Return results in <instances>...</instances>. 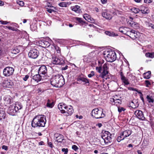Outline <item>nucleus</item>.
<instances>
[{"mask_svg":"<svg viewBox=\"0 0 154 154\" xmlns=\"http://www.w3.org/2000/svg\"><path fill=\"white\" fill-rule=\"evenodd\" d=\"M40 75L39 74H36L34 75L33 77V79L35 81L37 82L40 81L41 79V77Z\"/></svg>","mask_w":154,"mask_h":154,"instance_id":"obj_28","label":"nucleus"},{"mask_svg":"<svg viewBox=\"0 0 154 154\" xmlns=\"http://www.w3.org/2000/svg\"><path fill=\"white\" fill-rule=\"evenodd\" d=\"M14 71V69L13 67L8 66L4 69L3 74L5 76H9L13 74Z\"/></svg>","mask_w":154,"mask_h":154,"instance_id":"obj_6","label":"nucleus"},{"mask_svg":"<svg viewBox=\"0 0 154 154\" xmlns=\"http://www.w3.org/2000/svg\"><path fill=\"white\" fill-rule=\"evenodd\" d=\"M153 0H144V2L146 3H150L152 2Z\"/></svg>","mask_w":154,"mask_h":154,"instance_id":"obj_61","label":"nucleus"},{"mask_svg":"<svg viewBox=\"0 0 154 154\" xmlns=\"http://www.w3.org/2000/svg\"><path fill=\"white\" fill-rule=\"evenodd\" d=\"M121 79L125 85H128L129 84L128 79L125 77H122Z\"/></svg>","mask_w":154,"mask_h":154,"instance_id":"obj_31","label":"nucleus"},{"mask_svg":"<svg viewBox=\"0 0 154 154\" xmlns=\"http://www.w3.org/2000/svg\"><path fill=\"white\" fill-rule=\"evenodd\" d=\"M131 134V131L127 130L121 133L120 135L124 137V138L130 136Z\"/></svg>","mask_w":154,"mask_h":154,"instance_id":"obj_22","label":"nucleus"},{"mask_svg":"<svg viewBox=\"0 0 154 154\" xmlns=\"http://www.w3.org/2000/svg\"><path fill=\"white\" fill-rule=\"evenodd\" d=\"M131 10L135 14H137L138 13L139 11H140L139 9L134 7L132 8L131 9Z\"/></svg>","mask_w":154,"mask_h":154,"instance_id":"obj_37","label":"nucleus"},{"mask_svg":"<svg viewBox=\"0 0 154 154\" xmlns=\"http://www.w3.org/2000/svg\"><path fill=\"white\" fill-rule=\"evenodd\" d=\"M145 83L147 87H148L149 85H150V83L148 80L145 81Z\"/></svg>","mask_w":154,"mask_h":154,"instance_id":"obj_56","label":"nucleus"},{"mask_svg":"<svg viewBox=\"0 0 154 154\" xmlns=\"http://www.w3.org/2000/svg\"><path fill=\"white\" fill-rule=\"evenodd\" d=\"M108 73V71L103 70V71L101 73V74L100 75V76L102 78H105L106 79V78H105V77L106 76Z\"/></svg>","mask_w":154,"mask_h":154,"instance_id":"obj_32","label":"nucleus"},{"mask_svg":"<svg viewBox=\"0 0 154 154\" xmlns=\"http://www.w3.org/2000/svg\"><path fill=\"white\" fill-rule=\"evenodd\" d=\"M124 139V137L120 135V136H119L117 138V140L118 142H120L121 140H123Z\"/></svg>","mask_w":154,"mask_h":154,"instance_id":"obj_48","label":"nucleus"},{"mask_svg":"<svg viewBox=\"0 0 154 154\" xmlns=\"http://www.w3.org/2000/svg\"><path fill=\"white\" fill-rule=\"evenodd\" d=\"M91 16L87 14H85L83 16V17L86 20L88 21L90 18Z\"/></svg>","mask_w":154,"mask_h":154,"instance_id":"obj_44","label":"nucleus"},{"mask_svg":"<svg viewBox=\"0 0 154 154\" xmlns=\"http://www.w3.org/2000/svg\"><path fill=\"white\" fill-rule=\"evenodd\" d=\"M130 20H127L128 25L135 29L139 28V25L137 23L133 21L134 19L131 17H130Z\"/></svg>","mask_w":154,"mask_h":154,"instance_id":"obj_9","label":"nucleus"},{"mask_svg":"<svg viewBox=\"0 0 154 154\" xmlns=\"http://www.w3.org/2000/svg\"><path fill=\"white\" fill-rule=\"evenodd\" d=\"M51 62L54 64H62L64 62L63 60L61 58L56 57H52Z\"/></svg>","mask_w":154,"mask_h":154,"instance_id":"obj_10","label":"nucleus"},{"mask_svg":"<svg viewBox=\"0 0 154 154\" xmlns=\"http://www.w3.org/2000/svg\"><path fill=\"white\" fill-rule=\"evenodd\" d=\"M110 101L114 103V104L116 106L119 105L121 103V100L120 99L111 98Z\"/></svg>","mask_w":154,"mask_h":154,"instance_id":"obj_24","label":"nucleus"},{"mask_svg":"<svg viewBox=\"0 0 154 154\" xmlns=\"http://www.w3.org/2000/svg\"><path fill=\"white\" fill-rule=\"evenodd\" d=\"M20 51V49L18 47H16L11 50V52L13 54H16Z\"/></svg>","mask_w":154,"mask_h":154,"instance_id":"obj_34","label":"nucleus"},{"mask_svg":"<svg viewBox=\"0 0 154 154\" xmlns=\"http://www.w3.org/2000/svg\"><path fill=\"white\" fill-rule=\"evenodd\" d=\"M105 33L109 36H113L115 35V34L112 32L106 31L105 32Z\"/></svg>","mask_w":154,"mask_h":154,"instance_id":"obj_38","label":"nucleus"},{"mask_svg":"<svg viewBox=\"0 0 154 154\" xmlns=\"http://www.w3.org/2000/svg\"><path fill=\"white\" fill-rule=\"evenodd\" d=\"M102 16L106 19L110 20L112 19V16L105 9L103 11L102 13Z\"/></svg>","mask_w":154,"mask_h":154,"instance_id":"obj_18","label":"nucleus"},{"mask_svg":"<svg viewBox=\"0 0 154 154\" xmlns=\"http://www.w3.org/2000/svg\"><path fill=\"white\" fill-rule=\"evenodd\" d=\"M97 71L99 73H101L102 68L101 67H96V68Z\"/></svg>","mask_w":154,"mask_h":154,"instance_id":"obj_49","label":"nucleus"},{"mask_svg":"<svg viewBox=\"0 0 154 154\" xmlns=\"http://www.w3.org/2000/svg\"><path fill=\"white\" fill-rule=\"evenodd\" d=\"M5 113L4 110L2 109H0V121L5 119Z\"/></svg>","mask_w":154,"mask_h":154,"instance_id":"obj_27","label":"nucleus"},{"mask_svg":"<svg viewBox=\"0 0 154 154\" xmlns=\"http://www.w3.org/2000/svg\"><path fill=\"white\" fill-rule=\"evenodd\" d=\"M54 48L56 51L57 53L60 54V49L59 47L57 46H54Z\"/></svg>","mask_w":154,"mask_h":154,"instance_id":"obj_43","label":"nucleus"},{"mask_svg":"<svg viewBox=\"0 0 154 154\" xmlns=\"http://www.w3.org/2000/svg\"><path fill=\"white\" fill-rule=\"evenodd\" d=\"M46 122L45 116L42 115L35 116L32 121L31 125L34 128H38L45 126Z\"/></svg>","mask_w":154,"mask_h":154,"instance_id":"obj_1","label":"nucleus"},{"mask_svg":"<svg viewBox=\"0 0 154 154\" xmlns=\"http://www.w3.org/2000/svg\"><path fill=\"white\" fill-rule=\"evenodd\" d=\"M72 10L76 13H79L80 11V7L78 5L71 7Z\"/></svg>","mask_w":154,"mask_h":154,"instance_id":"obj_26","label":"nucleus"},{"mask_svg":"<svg viewBox=\"0 0 154 154\" xmlns=\"http://www.w3.org/2000/svg\"><path fill=\"white\" fill-rule=\"evenodd\" d=\"M13 82L10 79L5 80L2 83V85L4 88H10L13 85Z\"/></svg>","mask_w":154,"mask_h":154,"instance_id":"obj_12","label":"nucleus"},{"mask_svg":"<svg viewBox=\"0 0 154 154\" xmlns=\"http://www.w3.org/2000/svg\"><path fill=\"white\" fill-rule=\"evenodd\" d=\"M131 106L132 108H135L136 106L134 105V103L133 101H132L130 103Z\"/></svg>","mask_w":154,"mask_h":154,"instance_id":"obj_57","label":"nucleus"},{"mask_svg":"<svg viewBox=\"0 0 154 154\" xmlns=\"http://www.w3.org/2000/svg\"><path fill=\"white\" fill-rule=\"evenodd\" d=\"M140 34L139 32H137L133 30H130L128 34V36L132 39H135L139 37Z\"/></svg>","mask_w":154,"mask_h":154,"instance_id":"obj_13","label":"nucleus"},{"mask_svg":"<svg viewBox=\"0 0 154 154\" xmlns=\"http://www.w3.org/2000/svg\"><path fill=\"white\" fill-rule=\"evenodd\" d=\"M7 28L13 31H16V29H17L16 28L13 26H8L7 27Z\"/></svg>","mask_w":154,"mask_h":154,"instance_id":"obj_50","label":"nucleus"},{"mask_svg":"<svg viewBox=\"0 0 154 154\" xmlns=\"http://www.w3.org/2000/svg\"><path fill=\"white\" fill-rule=\"evenodd\" d=\"M103 55L108 62H112L116 60V53L111 50H106L104 51Z\"/></svg>","mask_w":154,"mask_h":154,"instance_id":"obj_3","label":"nucleus"},{"mask_svg":"<svg viewBox=\"0 0 154 154\" xmlns=\"http://www.w3.org/2000/svg\"><path fill=\"white\" fill-rule=\"evenodd\" d=\"M29 76L28 75H26L23 78V80L24 81H26L27 79L29 78Z\"/></svg>","mask_w":154,"mask_h":154,"instance_id":"obj_60","label":"nucleus"},{"mask_svg":"<svg viewBox=\"0 0 154 154\" xmlns=\"http://www.w3.org/2000/svg\"><path fill=\"white\" fill-rule=\"evenodd\" d=\"M58 108L62 113H65V109L66 108V106L64 103H60L58 105Z\"/></svg>","mask_w":154,"mask_h":154,"instance_id":"obj_20","label":"nucleus"},{"mask_svg":"<svg viewBox=\"0 0 154 154\" xmlns=\"http://www.w3.org/2000/svg\"><path fill=\"white\" fill-rule=\"evenodd\" d=\"M48 146L51 148H52L54 147V146L52 145V143L51 142H48Z\"/></svg>","mask_w":154,"mask_h":154,"instance_id":"obj_62","label":"nucleus"},{"mask_svg":"<svg viewBox=\"0 0 154 154\" xmlns=\"http://www.w3.org/2000/svg\"><path fill=\"white\" fill-rule=\"evenodd\" d=\"M146 98L147 99V100L149 103H153L154 102V100L151 97H150L149 96L147 95L146 96Z\"/></svg>","mask_w":154,"mask_h":154,"instance_id":"obj_39","label":"nucleus"},{"mask_svg":"<svg viewBox=\"0 0 154 154\" xmlns=\"http://www.w3.org/2000/svg\"><path fill=\"white\" fill-rule=\"evenodd\" d=\"M125 110V109L123 107L120 106L118 107V111L119 112H121L122 111H124Z\"/></svg>","mask_w":154,"mask_h":154,"instance_id":"obj_47","label":"nucleus"},{"mask_svg":"<svg viewBox=\"0 0 154 154\" xmlns=\"http://www.w3.org/2000/svg\"><path fill=\"white\" fill-rule=\"evenodd\" d=\"M46 8L47 9V11L49 13H52V11H53V9H51V8Z\"/></svg>","mask_w":154,"mask_h":154,"instance_id":"obj_58","label":"nucleus"},{"mask_svg":"<svg viewBox=\"0 0 154 154\" xmlns=\"http://www.w3.org/2000/svg\"><path fill=\"white\" fill-rule=\"evenodd\" d=\"M88 22L92 23H94L95 21L93 19V18L91 17H90L89 19H88Z\"/></svg>","mask_w":154,"mask_h":154,"instance_id":"obj_52","label":"nucleus"},{"mask_svg":"<svg viewBox=\"0 0 154 154\" xmlns=\"http://www.w3.org/2000/svg\"><path fill=\"white\" fill-rule=\"evenodd\" d=\"M91 114L92 117L97 119L103 118L105 116L103 113V109L98 108L94 109L92 111Z\"/></svg>","mask_w":154,"mask_h":154,"instance_id":"obj_4","label":"nucleus"},{"mask_svg":"<svg viewBox=\"0 0 154 154\" xmlns=\"http://www.w3.org/2000/svg\"><path fill=\"white\" fill-rule=\"evenodd\" d=\"M145 55L146 57L152 58L154 57V53L147 52L146 53Z\"/></svg>","mask_w":154,"mask_h":154,"instance_id":"obj_35","label":"nucleus"},{"mask_svg":"<svg viewBox=\"0 0 154 154\" xmlns=\"http://www.w3.org/2000/svg\"><path fill=\"white\" fill-rule=\"evenodd\" d=\"M39 54L38 51L36 49H32L30 50L28 55L29 57L35 59L38 56Z\"/></svg>","mask_w":154,"mask_h":154,"instance_id":"obj_7","label":"nucleus"},{"mask_svg":"<svg viewBox=\"0 0 154 154\" xmlns=\"http://www.w3.org/2000/svg\"><path fill=\"white\" fill-rule=\"evenodd\" d=\"M103 70L107 71L108 68L107 66V64L106 63H105L103 64Z\"/></svg>","mask_w":154,"mask_h":154,"instance_id":"obj_45","label":"nucleus"},{"mask_svg":"<svg viewBox=\"0 0 154 154\" xmlns=\"http://www.w3.org/2000/svg\"><path fill=\"white\" fill-rule=\"evenodd\" d=\"M149 26L151 27L152 29H154V25L152 23H149Z\"/></svg>","mask_w":154,"mask_h":154,"instance_id":"obj_64","label":"nucleus"},{"mask_svg":"<svg viewBox=\"0 0 154 154\" xmlns=\"http://www.w3.org/2000/svg\"><path fill=\"white\" fill-rule=\"evenodd\" d=\"M128 90H130L133 91H137V89L136 88H133L131 87H129L128 88Z\"/></svg>","mask_w":154,"mask_h":154,"instance_id":"obj_59","label":"nucleus"},{"mask_svg":"<svg viewBox=\"0 0 154 154\" xmlns=\"http://www.w3.org/2000/svg\"><path fill=\"white\" fill-rule=\"evenodd\" d=\"M15 105H16L15 107L18 108V111L22 108L23 106L21 103H18L15 104Z\"/></svg>","mask_w":154,"mask_h":154,"instance_id":"obj_42","label":"nucleus"},{"mask_svg":"<svg viewBox=\"0 0 154 154\" xmlns=\"http://www.w3.org/2000/svg\"><path fill=\"white\" fill-rule=\"evenodd\" d=\"M2 149H4L5 150H7L8 149V148L7 146H6L5 145H3L2 146Z\"/></svg>","mask_w":154,"mask_h":154,"instance_id":"obj_63","label":"nucleus"},{"mask_svg":"<svg viewBox=\"0 0 154 154\" xmlns=\"http://www.w3.org/2000/svg\"><path fill=\"white\" fill-rule=\"evenodd\" d=\"M0 23L2 24H6L9 23V22L7 21H5L2 20L0 21Z\"/></svg>","mask_w":154,"mask_h":154,"instance_id":"obj_55","label":"nucleus"},{"mask_svg":"<svg viewBox=\"0 0 154 154\" xmlns=\"http://www.w3.org/2000/svg\"><path fill=\"white\" fill-rule=\"evenodd\" d=\"M95 51L91 52L88 55V57H89V58L90 59L93 58L95 57L96 56V54L95 53Z\"/></svg>","mask_w":154,"mask_h":154,"instance_id":"obj_36","label":"nucleus"},{"mask_svg":"<svg viewBox=\"0 0 154 154\" xmlns=\"http://www.w3.org/2000/svg\"><path fill=\"white\" fill-rule=\"evenodd\" d=\"M112 134L109 131H105L101 135V138L104 140L106 144H108L112 142Z\"/></svg>","mask_w":154,"mask_h":154,"instance_id":"obj_5","label":"nucleus"},{"mask_svg":"<svg viewBox=\"0 0 154 154\" xmlns=\"http://www.w3.org/2000/svg\"><path fill=\"white\" fill-rule=\"evenodd\" d=\"M72 148L75 151H77L78 149V147L75 145H73L72 146Z\"/></svg>","mask_w":154,"mask_h":154,"instance_id":"obj_54","label":"nucleus"},{"mask_svg":"<svg viewBox=\"0 0 154 154\" xmlns=\"http://www.w3.org/2000/svg\"><path fill=\"white\" fill-rule=\"evenodd\" d=\"M54 103L53 102H51L49 100H48L46 106L50 108H52L54 106Z\"/></svg>","mask_w":154,"mask_h":154,"instance_id":"obj_33","label":"nucleus"},{"mask_svg":"<svg viewBox=\"0 0 154 154\" xmlns=\"http://www.w3.org/2000/svg\"><path fill=\"white\" fill-rule=\"evenodd\" d=\"M62 152H64V154H67L68 152V149L67 148H63L62 149Z\"/></svg>","mask_w":154,"mask_h":154,"instance_id":"obj_51","label":"nucleus"},{"mask_svg":"<svg viewBox=\"0 0 154 154\" xmlns=\"http://www.w3.org/2000/svg\"><path fill=\"white\" fill-rule=\"evenodd\" d=\"M151 74V71H148L147 72L143 74L144 78L147 79H149L150 78Z\"/></svg>","mask_w":154,"mask_h":154,"instance_id":"obj_30","label":"nucleus"},{"mask_svg":"<svg viewBox=\"0 0 154 154\" xmlns=\"http://www.w3.org/2000/svg\"><path fill=\"white\" fill-rule=\"evenodd\" d=\"M17 3L21 6H23L24 5V3L22 1H19L17 2Z\"/></svg>","mask_w":154,"mask_h":154,"instance_id":"obj_53","label":"nucleus"},{"mask_svg":"<svg viewBox=\"0 0 154 154\" xmlns=\"http://www.w3.org/2000/svg\"><path fill=\"white\" fill-rule=\"evenodd\" d=\"M134 114L136 117L139 119L143 121L145 120L143 112L140 110H137L134 112Z\"/></svg>","mask_w":154,"mask_h":154,"instance_id":"obj_11","label":"nucleus"},{"mask_svg":"<svg viewBox=\"0 0 154 154\" xmlns=\"http://www.w3.org/2000/svg\"><path fill=\"white\" fill-rule=\"evenodd\" d=\"M15 104L10 106L8 109V113L12 115H14L18 111V108L15 107Z\"/></svg>","mask_w":154,"mask_h":154,"instance_id":"obj_8","label":"nucleus"},{"mask_svg":"<svg viewBox=\"0 0 154 154\" xmlns=\"http://www.w3.org/2000/svg\"><path fill=\"white\" fill-rule=\"evenodd\" d=\"M76 80L77 81L80 82V83H81V82H83L84 83L83 84L84 85L89 83V81L88 79L82 77H78L77 78Z\"/></svg>","mask_w":154,"mask_h":154,"instance_id":"obj_19","label":"nucleus"},{"mask_svg":"<svg viewBox=\"0 0 154 154\" xmlns=\"http://www.w3.org/2000/svg\"><path fill=\"white\" fill-rule=\"evenodd\" d=\"M119 31L122 33L129 35L128 34L130 29L125 27H120L119 29Z\"/></svg>","mask_w":154,"mask_h":154,"instance_id":"obj_16","label":"nucleus"},{"mask_svg":"<svg viewBox=\"0 0 154 154\" xmlns=\"http://www.w3.org/2000/svg\"><path fill=\"white\" fill-rule=\"evenodd\" d=\"M140 10L141 11L142 14H148L149 12V8L144 6H141L140 7Z\"/></svg>","mask_w":154,"mask_h":154,"instance_id":"obj_21","label":"nucleus"},{"mask_svg":"<svg viewBox=\"0 0 154 154\" xmlns=\"http://www.w3.org/2000/svg\"><path fill=\"white\" fill-rule=\"evenodd\" d=\"M4 104H11L13 102L12 98L9 95H6L3 97Z\"/></svg>","mask_w":154,"mask_h":154,"instance_id":"obj_15","label":"nucleus"},{"mask_svg":"<svg viewBox=\"0 0 154 154\" xmlns=\"http://www.w3.org/2000/svg\"><path fill=\"white\" fill-rule=\"evenodd\" d=\"M39 44L42 47L45 48L49 47L50 45V43L47 41L45 40L40 41L39 42Z\"/></svg>","mask_w":154,"mask_h":154,"instance_id":"obj_23","label":"nucleus"},{"mask_svg":"<svg viewBox=\"0 0 154 154\" xmlns=\"http://www.w3.org/2000/svg\"><path fill=\"white\" fill-rule=\"evenodd\" d=\"M67 2H62L59 4V5L61 7H66L67 6Z\"/></svg>","mask_w":154,"mask_h":154,"instance_id":"obj_40","label":"nucleus"},{"mask_svg":"<svg viewBox=\"0 0 154 154\" xmlns=\"http://www.w3.org/2000/svg\"><path fill=\"white\" fill-rule=\"evenodd\" d=\"M74 20L76 21V22L78 23L83 24L84 23L82 18H81L75 17L74 18Z\"/></svg>","mask_w":154,"mask_h":154,"instance_id":"obj_29","label":"nucleus"},{"mask_svg":"<svg viewBox=\"0 0 154 154\" xmlns=\"http://www.w3.org/2000/svg\"><path fill=\"white\" fill-rule=\"evenodd\" d=\"M68 110L66 111V116H69L71 115L73 112V109L72 106L69 105L68 106Z\"/></svg>","mask_w":154,"mask_h":154,"instance_id":"obj_25","label":"nucleus"},{"mask_svg":"<svg viewBox=\"0 0 154 154\" xmlns=\"http://www.w3.org/2000/svg\"><path fill=\"white\" fill-rule=\"evenodd\" d=\"M30 28L32 31H34L37 29V27L35 24H32L31 25Z\"/></svg>","mask_w":154,"mask_h":154,"instance_id":"obj_41","label":"nucleus"},{"mask_svg":"<svg viewBox=\"0 0 154 154\" xmlns=\"http://www.w3.org/2000/svg\"><path fill=\"white\" fill-rule=\"evenodd\" d=\"M51 84L56 87L60 88L65 84L64 79L62 75H57L53 77L50 79Z\"/></svg>","mask_w":154,"mask_h":154,"instance_id":"obj_2","label":"nucleus"},{"mask_svg":"<svg viewBox=\"0 0 154 154\" xmlns=\"http://www.w3.org/2000/svg\"><path fill=\"white\" fill-rule=\"evenodd\" d=\"M54 137L56 138V141L57 142L61 143L64 140V136L58 133L55 134Z\"/></svg>","mask_w":154,"mask_h":154,"instance_id":"obj_17","label":"nucleus"},{"mask_svg":"<svg viewBox=\"0 0 154 154\" xmlns=\"http://www.w3.org/2000/svg\"><path fill=\"white\" fill-rule=\"evenodd\" d=\"M38 73L40 75H46L47 73V70L46 66L45 65H42L40 66L38 70Z\"/></svg>","mask_w":154,"mask_h":154,"instance_id":"obj_14","label":"nucleus"},{"mask_svg":"<svg viewBox=\"0 0 154 154\" xmlns=\"http://www.w3.org/2000/svg\"><path fill=\"white\" fill-rule=\"evenodd\" d=\"M95 75L94 72L93 71H91V72L90 74L88 75V77L89 78H91L93 76Z\"/></svg>","mask_w":154,"mask_h":154,"instance_id":"obj_46","label":"nucleus"}]
</instances>
